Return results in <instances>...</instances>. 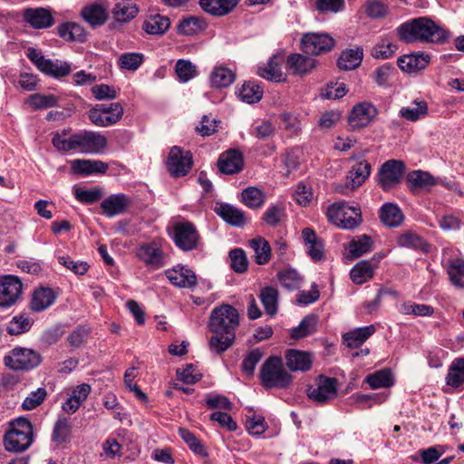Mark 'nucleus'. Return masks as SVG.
Returning a JSON list of instances; mask_svg holds the SVG:
<instances>
[{
	"mask_svg": "<svg viewBox=\"0 0 464 464\" xmlns=\"http://www.w3.org/2000/svg\"><path fill=\"white\" fill-rule=\"evenodd\" d=\"M278 279L284 287L290 290L298 288L302 281L299 274L294 269H286L280 272Z\"/></svg>",
	"mask_w": 464,
	"mask_h": 464,
	"instance_id": "nucleus-64",
	"label": "nucleus"
},
{
	"mask_svg": "<svg viewBox=\"0 0 464 464\" xmlns=\"http://www.w3.org/2000/svg\"><path fill=\"white\" fill-rule=\"evenodd\" d=\"M374 266L368 260L358 262L351 270L350 277L354 284L362 285L373 276Z\"/></svg>",
	"mask_w": 464,
	"mask_h": 464,
	"instance_id": "nucleus-41",
	"label": "nucleus"
},
{
	"mask_svg": "<svg viewBox=\"0 0 464 464\" xmlns=\"http://www.w3.org/2000/svg\"><path fill=\"white\" fill-rule=\"evenodd\" d=\"M446 383L453 388H459L464 383V357L455 359L448 371Z\"/></svg>",
	"mask_w": 464,
	"mask_h": 464,
	"instance_id": "nucleus-44",
	"label": "nucleus"
},
{
	"mask_svg": "<svg viewBox=\"0 0 464 464\" xmlns=\"http://www.w3.org/2000/svg\"><path fill=\"white\" fill-rule=\"evenodd\" d=\"M24 19L34 29L49 28L54 22L51 12L42 7L25 9Z\"/></svg>",
	"mask_w": 464,
	"mask_h": 464,
	"instance_id": "nucleus-20",
	"label": "nucleus"
},
{
	"mask_svg": "<svg viewBox=\"0 0 464 464\" xmlns=\"http://www.w3.org/2000/svg\"><path fill=\"white\" fill-rule=\"evenodd\" d=\"M302 238L304 240L305 250L308 256L314 261H319L324 257V244L315 232L306 227L302 231Z\"/></svg>",
	"mask_w": 464,
	"mask_h": 464,
	"instance_id": "nucleus-23",
	"label": "nucleus"
},
{
	"mask_svg": "<svg viewBox=\"0 0 464 464\" xmlns=\"http://www.w3.org/2000/svg\"><path fill=\"white\" fill-rule=\"evenodd\" d=\"M207 22L199 16H188L179 21L178 33L184 35H194L204 31Z\"/></svg>",
	"mask_w": 464,
	"mask_h": 464,
	"instance_id": "nucleus-38",
	"label": "nucleus"
},
{
	"mask_svg": "<svg viewBox=\"0 0 464 464\" xmlns=\"http://www.w3.org/2000/svg\"><path fill=\"white\" fill-rule=\"evenodd\" d=\"M328 219L336 227L343 229H353L362 222L361 210L351 207L345 202H336L328 207Z\"/></svg>",
	"mask_w": 464,
	"mask_h": 464,
	"instance_id": "nucleus-6",
	"label": "nucleus"
},
{
	"mask_svg": "<svg viewBox=\"0 0 464 464\" xmlns=\"http://www.w3.org/2000/svg\"><path fill=\"white\" fill-rule=\"evenodd\" d=\"M26 104L33 110H44L57 106L58 99L53 94L34 93L26 100Z\"/></svg>",
	"mask_w": 464,
	"mask_h": 464,
	"instance_id": "nucleus-49",
	"label": "nucleus"
},
{
	"mask_svg": "<svg viewBox=\"0 0 464 464\" xmlns=\"http://www.w3.org/2000/svg\"><path fill=\"white\" fill-rule=\"evenodd\" d=\"M364 8L366 14L372 19L383 18L388 14V5L382 0H366Z\"/></svg>",
	"mask_w": 464,
	"mask_h": 464,
	"instance_id": "nucleus-60",
	"label": "nucleus"
},
{
	"mask_svg": "<svg viewBox=\"0 0 464 464\" xmlns=\"http://www.w3.org/2000/svg\"><path fill=\"white\" fill-rule=\"evenodd\" d=\"M57 260L60 265L63 266L68 270L72 271L73 274L77 276L85 275L90 268V266L87 262L81 260H73L69 256H59L57 257Z\"/></svg>",
	"mask_w": 464,
	"mask_h": 464,
	"instance_id": "nucleus-55",
	"label": "nucleus"
},
{
	"mask_svg": "<svg viewBox=\"0 0 464 464\" xmlns=\"http://www.w3.org/2000/svg\"><path fill=\"white\" fill-rule=\"evenodd\" d=\"M406 182L411 191L426 189L435 184L434 178L428 172L413 170L407 175Z\"/></svg>",
	"mask_w": 464,
	"mask_h": 464,
	"instance_id": "nucleus-31",
	"label": "nucleus"
},
{
	"mask_svg": "<svg viewBox=\"0 0 464 464\" xmlns=\"http://www.w3.org/2000/svg\"><path fill=\"white\" fill-rule=\"evenodd\" d=\"M397 33L400 40L407 44L414 42L443 44L450 36V31L427 17H419L403 23L397 28Z\"/></svg>",
	"mask_w": 464,
	"mask_h": 464,
	"instance_id": "nucleus-3",
	"label": "nucleus"
},
{
	"mask_svg": "<svg viewBox=\"0 0 464 464\" xmlns=\"http://www.w3.org/2000/svg\"><path fill=\"white\" fill-rule=\"evenodd\" d=\"M292 376L284 368L281 357H269L262 365L260 380L266 389H284L292 382Z\"/></svg>",
	"mask_w": 464,
	"mask_h": 464,
	"instance_id": "nucleus-4",
	"label": "nucleus"
},
{
	"mask_svg": "<svg viewBox=\"0 0 464 464\" xmlns=\"http://www.w3.org/2000/svg\"><path fill=\"white\" fill-rule=\"evenodd\" d=\"M72 169L76 174L92 175L105 173L108 165L98 160H74L72 161Z\"/></svg>",
	"mask_w": 464,
	"mask_h": 464,
	"instance_id": "nucleus-28",
	"label": "nucleus"
},
{
	"mask_svg": "<svg viewBox=\"0 0 464 464\" xmlns=\"http://www.w3.org/2000/svg\"><path fill=\"white\" fill-rule=\"evenodd\" d=\"M166 276L171 284L179 287L190 288L197 285L195 273L186 266H178L168 270Z\"/></svg>",
	"mask_w": 464,
	"mask_h": 464,
	"instance_id": "nucleus-22",
	"label": "nucleus"
},
{
	"mask_svg": "<svg viewBox=\"0 0 464 464\" xmlns=\"http://www.w3.org/2000/svg\"><path fill=\"white\" fill-rule=\"evenodd\" d=\"M143 62V55L140 53H124L118 60L121 69L136 71Z\"/></svg>",
	"mask_w": 464,
	"mask_h": 464,
	"instance_id": "nucleus-61",
	"label": "nucleus"
},
{
	"mask_svg": "<svg viewBox=\"0 0 464 464\" xmlns=\"http://www.w3.org/2000/svg\"><path fill=\"white\" fill-rule=\"evenodd\" d=\"M57 30L60 37L66 41L83 42L85 40V30L77 23H64L59 25Z\"/></svg>",
	"mask_w": 464,
	"mask_h": 464,
	"instance_id": "nucleus-42",
	"label": "nucleus"
},
{
	"mask_svg": "<svg viewBox=\"0 0 464 464\" xmlns=\"http://www.w3.org/2000/svg\"><path fill=\"white\" fill-rule=\"evenodd\" d=\"M287 67L292 73L303 75L315 67V60L299 53H295L288 56Z\"/></svg>",
	"mask_w": 464,
	"mask_h": 464,
	"instance_id": "nucleus-32",
	"label": "nucleus"
},
{
	"mask_svg": "<svg viewBox=\"0 0 464 464\" xmlns=\"http://www.w3.org/2000/svg\"><path fill=\"white\" fill-rule=\"evenodd\" d=\"M170 22L167 16L160 14L151 15L143 23V30L150 34L160 35L169 28Z\"/></svg>",
	"mask_w": 464,
	"mask_h": 464,
	"instance_id": "nucleus-39",
	"label": "nucleus"
},
{
	"mask_svg": "<svg viewBox=\"0 0 464 464\" xmlns=\"http://www.w3.org/2000/svg\"><path fill=\"white\" fill-rule=\"evenodd\" d=\"M52 143L61 152L100 154L107 147V139L104 135L92 130H82L70 136L63 130V133L53 134Z\"/></svg>",
	"mask_w": 464,
	"mask_h": 464,
	"instance_id": "nucleus-2",
	"label": "nucleus"
},
{
	"mask_svg": "<svg viewBox=\"0 0 464 464\" xmlns=\"http://www.w3.org/2000/svg\"><path fill=\"white\" fill-rule=\"evenodd\" d=\"M314 8L320 14H337L345 8V0H314Z\"/></svg>",
	"mask_w": 464,
	"mask_h": 464,
	"instance_id": "nucleus-57",
	"label": "nucleus"
},
{
	"mask_svg": "<svg viewBox=\"0 0 464 464\" xmlns=\"http://www.w3.org/2000/svg\"><path fill=\"white\" fill-rule=\"evenodd\" d=\"M302 49L307 54L318 55L334 46V39L328 34L307 33L302 38Z\"/></svg>",
	"mask_w": 464,
	"mask_h": 464,
	"instance_id": "nucleus-12",
	"label": "nucleus"
},
{
	"mask_svg": "<svg viewBox=\"0 0 464 464\" xmlns=\"http://www.w3.org/2000/svg\"><path fill=\"white\" fill-rule=\"evenodd\" d=\"M397 50L398 46L396 44L382 40L372 48V55L377 59H389L396 53Z\"/></svg>",
	"mask_w": 464,
	"mask_h": 464,
	"instance_id": "nucleus-62",
	"label": "nucleus"
},
{
	"mask_svg": "<svg viewBox=\"0 0 464 464\" xmlns=\"http://www.w3.org/2000/svg\"><path fill=\"white\" fill-rule=\"evenodd\" d=\"M317 317L310 314L305 316L298 324L291 331V338L294 340L303 339L316 331Z\"/></svg>",
	"mask_w": 464,
	"mask_h": 464,
	"instance_id": "nucleus-46",
	"label": "nucleus"
},
{
	"mask_svg": "<svg viewBox=\"0 0 464 464\" xmlns=\"http://www.w3.org/2000/svg\"><path fill=\"white\" fill-rule=\"evenodd\" d=\"M41 356L32 349L15 347L5 357V364L13 370H29L39 365Z\"/></svg>",
	"mask_w": 464,
	"mask_h": 464,
	"instance_id": "nucleus-8",
	"label": "nucleus"
},
{
	"mask_svg": "<svg viewBox=\"0 0 464 464\" xmlns=\"http://www.w3.org/2000/svg\"><path fill=\"white\" fill-rule=\"evenodd\" d=\"M23 285L14 276H5L0 278V306L13 305L22 294Z\"/></svg>",
	"mask_w": 464,
	"mask_h": 464,
	"instance_id": "nucleus-14",
	"label": "nucleus"
},
{
	"mask_svg": "<svg viewBox=\"0 0 464 464\" xmlns=\"http://www.w3.org/2000/svg\"><path fill=\"white\" fill-rule=\"evenodd\" d=\"M56 299L53 289L49 287H40L36 289L31 299V308L34 312H42L51 306Z\"/></svg>",
	"mask_w": 464,
	"mask_h": 464,
	"instance_id": "nucleus-29",
	"label": "nucleus"
},
{
	"mask_svg": "<svg viewBox=\"0 0 464 464\" xmlns=\"http://www.w3.org/2000/svg\"><path fill=\"white\" fill-rule=\"evenodd\" d=\"M176 74L179 82H187L197 74L196 65L188 60L179 59L175 66Z\"/></svg>",
	"mask_w": 464,
	"mask_h": 464,
	"instance_id": "nucleus-59",
	"label": "nucleus"
},
{
	"mask_svg": "<svg viewBox=\"0 0 464 464\" xmlns=\"http://www.w3.org/2000/svg\"><path fill=\"white\" fill-rule=\"evenodd\" d=\"M33 321L25 315L14 316L7 325V332L11 335H18L24 334L31 328Z\"/></svg>",
	"mask_w": 464,
	"mask_h": 464,
	"instance_id": "nucleus-58",
	"label": "nucleus"
},
{
	"mask_svg": "<svg viewBox=\"0 0 464 464\" xmlns=\"http://www.w3.org/2000/svg\"><path fill=\"white\" fill-rule=\"evenodd\" d=\"M72 439V423L65 417H59L55 421L52 433V441L57 446L68 443Z\"/></svg>",
	"mask_w": 464,
	"mask_h": 464,
	"instance_id": "nucleus-33",
	"label": "nucleus"
},
{
	"mask_svg": "<svg viewBox=\"0 0 464 464\" xmlns=\"http://www.w3.org/2000/svg\"><path fill=\"white\" fill-rule=\"evenodd\" d=\"M131 203V198L125 194H112L102 200L101 208L106 217L113 218L126 212Z\"/></svg>",
	"mask_w": 464,
	"mask_h": 464,
	"instance_id": "nucleus-16",
	"label": "nucleus"
},
{
	"mask_svg": "<svg viewBox=\"0 0 464 464\" xmlns=\"http://www.w3.org/2000/svg\"><path fill=\"white\" fill-rule=\"evenodd\" d=\"M371 173V164L367 161H360L352 167L347 177L349 185L354 188L361 186Z\"/></svg>",
	"mask_w": 464,
	"mask_h": 464,
	"instance_id": "nucleus-40",
	"label": "nucleus"
},
{
	"mask_svg": "<svg viewBox=\"0 0 464 464\" xmlns=\"http://www.w3.org/2000/svg\"><path fill=\"white\" fill-rule=\"evenodd\" d=\"M430 63V56L422 53L405 54L398 58L399 68L407 73L424 70Z\"/></svg>",
	"mask_w": 464,
	"mask_h": 464,
	"instance_id": "nucleus-18",
	"label": "nucleus"
},
{
	"mask_svg": "<svg viewBox=\"0 0 464 464\" xmlns=\"http://www.w3.org/2000/svg\"><path fill=\"white\" fill-rule=\"evenodd\" d=\"M230 266L236 273H245L248 268V260L245 251L235 248L229 252Z\"/></svg>",
	"mask_w": 464,
	"mask_h": 464,
	"instance_id": "nucleus-56",
	"label": "nucleus"
},
{
	"mask_svg": "<svg viewBox=\"0 0 464 464\" xmlns=\"http://www.w3.org/2000/svg\"><path fill=\"white\" fill-rule=\"evenodd\" d=\"M137 5L130 1H121L112 9L114 18L119 22H127L138 14Z\"/></svg>",
	"mask_w": 464,
	"mask_h": 464,
	"instance_id": "nucleus-48",
	"label": "nucleus"
},
{
	"mask_svg": "<svg viewBox=\"0 0 464 464\" xmlns=\"http://www.w3.org/2000/svg\"><path fill=\"white\" fill-rule=\"evenodd\" d=\"M372 241L367 235H362L353 238L348 245V250L352 258H358L372 249Z\"/></svg>",
	"mask_w": 464,
	"mask_h": 464,
	"instance_id": "nucleus-47",
	"label": "nucleus"
},
{
	"mask_svg": "<svg viewBox=\"0 0 464 464\" xmlns=\"http://www.w3.org/2000/svg\"><path fill=\"white\" fill-rule=\"evenodd\" d=\"M308 398L316 403L324 404L337 396V380L320 375L306 390Z\"/></svg>",
	"mask_w": 464,
	"mask_h": 464,
	"instance_id": "nucleus-9",
	"label": "nucleus"
},
{
	"mask_svg": "<svg viewBox=\"0 0 464 464\" xmlns=\"http://www.w3.org/2000/svg\"><path fill=\"white\" fill-rule=\"evenodd\" d=\"M241 196L242 201L251 208H258L262 207L266 199L264 192L256 187H248L245 188L242 191Z\"/></svg>",
	"mask_w": 464,
	"mask_h": 464,
	"instance_id": "nucleus-54",
	"label": "nucleus"
},
{
	"mask_svg": "<svg viewBox=\"0 0 464 464\" xmlns=\"http://www.w3.org/2000/svg\"><path fill=\"white\" fill-rule=\"evenodd\" d=\"M249 246L255 252V261L258 265H265L271 257L269 243L263 237L254 238L249 241Z\"/></svg>",
	"mask_w": 464,
	"mask_h": 464,
	"instance_id": "nucleus-45",
	"label": "nucleus"
},
{
	"mask_svg": "<svg viewBox=\"0 0 464 464\" xmlns=\"http://www.w3.org/2000/svg\"><path fill=\"white\" fill-rule=\"evenodd\" d=\"M376 115L377 110L372 103L361 102L353 108L349 124L353 129H360L370 124Z\"/></svg>",
	"mask_w": 464,
	"mask_h": 464,
	"instance_id": "nucleus-15",
	"label": "nucleus"
},
{
	"mask_svg": "<svg viewBox=\"0 0 464 464\" xmlns=\"http://www.w3.org/2000/svg\"><path fill=\"white\" fill-rule=\"evenodd\" d=\"M293 198L300 206L305 207L309 205L314 198L311 186L304 182H299L295 187Z\"/></svg>",
	"mask_w": 464,
	"mask_h": 464,
	"instance_id": "nucleus-63",
	"label": "nucleus"
},
{
	"mask_svg": "<svg viewBox=\"0 0 464 464\" xmlns=\"http://www.w3.org/2000/svg\"><path fill=\"white\" fill-rule=\"evenodd\" d=\"M285 365L291 372H306L312 368L313 353L297 349H289L285 354Z\"/></svg>",
	"mask_w": 464,
	"mask_h": 464,
	"instance_id": "nucleus-17",
	"label": "nucleus"
},
{
	"mask_svg": "<svg viewBox=\"0 0 464 464\" xmlns=\"http://www.w3.org/2000/svg\"><path fill=\"white\" fill-rule=\"evenodd\" d=\"M375 330L376 328L373 324L355 328L344 334L343 339L348 347L358 348L375 333Z\"/></svg>",
	"mask_w": 464,
	"mask_h": 464,
	"instance_id": "nucleus-30",
	"label": "nucleus"
},
{
	"mask_svg": "<svg viewBox=\"0 0 464 464\" xmlns=\"http://www.w3.org/2000/svg\"><path fill=\"white\" fill-rule=\"evenodd\" d=\"M235 81V73L224 65L216 66L210 75L209 82L214 88H226Z\"/></svg>",
	"mask_w": 464,
	"mask_h": 464,
	"instance_id": "nucleus-34",
	"label": "nucleus"
},
{
	"mask_svg": "<svg viewBox=\"0 0 464 464\" xmlns=\"http://www.w3.org/2000/svg\"><path fill=\"white\" fill-rule=\"evenodd\" d=\"M33 441V428L25 418H18L10 423V430L5 436V446L9 451H23Z\"/></svg>",
	"mask_w": 464,
	"mask_h": 464,
	"instance_id": "nucleus-5",
	"label": "nucleus"
},
{
	"mask_svg": "<svg viewBox=\"0 0 464 464\" xmlns=\"http://www.w3.org/2000/svg\"><path fill=\"white\" fill-rule=\"evenodd\" d=\"M218 168L222 173L235 174L243 168V158L238 150H228L220 155Z\"/></svg>",
	"mask_w": 464,
	"mask_h": 464,
	"instance_id": "nucleus-25",
	"label": "nucleus"
},
{
	"mask_svg": "<svg viewBox=\"0 0 464 464\" xmlns=\"http://www.w3.org/2000/svg\"><path fill=\"white\" fill-rule=\"evenodd\" d=\"M447 272L450 283L458 288H464V259L451 258L448 261Z\"/></svg>",
	"mask_w": 464,
	"mask_h": 464,
	"instance_id": "nucleus-43",
	"label": "nucleus"
},
{
	"mask_svg": "<svg viewBox=\"0 0 464 464\" xmlns=\"http://www.w3.org/2000/svg\"><path fill=\"white\" fill-rule=\"evenodd\" d=\"M173 239L180 249L190 251L197 247L199 236L192 223L180 222L173 227Z\"/></svg>",
	"mask_w": 464,
	"mask_h": 464,
	"instance_id": "nucleus-13",
	"label": "nucleus"
},
{
	"mask_svg": "<svg viewBox=\"0 0 464 464\" xmlns=\"http://www.w3.org/2000/svg\"><path fill=\"white\" fill-rule=\"evenodd\" d=\"M40 71L54 78H60L68 75L71 72L72 68L66 62L58 60L52 61L47 59Z\"/></svg>",
	"mask_w": 464,
	"mask_h": 464,
	"instance_id": "nucleus-50",
	"label": "nucleus"
},
{
	"mask_svg": "<svg viewBox=\"0 0 464 464\" xmlns=\"http://www.w3.org/2000/svg\"><path fill=\"white\" fill-rule=\"evenodd\" d=\"M81 14L84 21L92 26L103 24L108 17L107 7L98 3H92L82 9Z\"/></svg>",
	"mask_w": 464,
	"mask_h": 464,
	"instance_id": "nucleus-27",
	"label": "nucleus"
},
{
	"mask_svg": "<svg viewBox=\"0 0 464 464\" xmlns=\"http://www.w3.org/2000/svg\"><path fill=\"white\" fill-rule=\"evenodd\" d=\"M239 324V314L236 308L229 304L216 307L210 315L209 331L212 336L208 345L211 352L222 353L233 343L236 329Z\"/></svg>",
	"mask_w": 464,
	"mask_h": 464,
	"instance_id": "nucleus-1",
	"label": "nucleus"
},
{
	"mask_svg": "<svg viewBox=\"0 0 464 464\" xmlns=\"http://www.w3.org/2000/svg\"><path fill=\"white\" fill-rule=\"evenodd\" d=\"M239 0H199L200 7L208 14L224 16L229 14Z\"/></svg>",
	"mask_w": 464,
	"mask_h": 464,
	"instance_id": "nucleus-26",
	"label": "nucleus"
},
{
	"mask_svg": "<svg viewBox=\"0 0 464 464\" xmlns=\"http://www.w3.org/2000/svg\"><path fill=\"white\" fill-rule=\"evenodd\" d=\"M215 211L227 223L232 226L241 227L245 224L244 213L232 205L221 204L216 207Z\"/></svg>",
	"mask_w": 464,
	"mask_h": 464,
	"instance_id": "nucleus-35",
	"label": "nucleus"
},
{
	"mask_svg": "<svg viewBox=\"0 0 464 464\" xmlns=\"http://www.w3.org/2000/svg\"><path fill=\"white\" fill-rule=\"evenodd\" d=\"M137 256L145 263L146 266L152 268L163 266V253L156 242L141 245L137 249Z\"/></svg>",
	"mask_w": 464,
	"mask_h": 464,
	"instance_id": "nucleus-19",
	"label": "nucleus"
},
{
	"mask_svg": "<svg viewBox=\"0 0 464 464\" xmlns=\"http://www.w3.org/2000/svg\"><path fill=\"white\" fill-rule=\"evenodd\" d=\"M363 52L362 48L348 49L343 51L338 61L337 65L341 70L349 71L358 67L362 60Z\"/></svg>",
	"mask_w": 464,
	"mask_h": 464,
	"instance_id": "nucleus-37",
	"label": "nucleus"
},
{
	"mask_svg": "<svg viewBox=\"0 0 464 464\" xmlns=\"http://www.w3.org/2000/svg\"><path fill=\"white\" fill-rule=\"evenodd\" d=\"M236 95L241 102L247 104H254L262 99L263 89L256 82L246 81L237 87Z\"/></svg>",
	"mask_w": 464,
	"mask_h": 464,
	"instance_id": "nucleus-24",
	"label": "nucleus"
},
{
	"mask_svg": "<svg viewBox=\"0 0 464 464\" xmlns=\"http://www.w3.org/2000/svg\"><path fill=\"white\" fill-rule=\"evenodd\" d=\"M193 161L189 151L174 146L171 148L166 162L167 169L174 178L183 177L191 169Z\"/></svg>",
	"mask_w": 464,
	"mask_h": 464,
	"instance_id": "nucleus-10",
	"label": "nucleus"
},
{
	"mask_svg": "<svg viewBox=\"0 0 464 464\" xmlns=\"http://www.w3.org/2000/svg\"><path fill=\"white\" fill-rule=\"evenodd\" d=\"M259 297L266 314L275 315L277 313L278 291L267 286L261 290Z\"/></svg>",
	"mask_w": 464,
	"mask_h": 464,
	"instance_id": "nucleus-52",
	"label": "nucleus"
},
{
	"mask_svg": "<svg viewBox=\"0 0 464 464\" xmlns=\"http://www.w3.org/2000/svg\"><path fill=\"white\" fill-rule=\"evenodd\" d=\"M381 220L388 227H395L400 226L404 216L400 208L392 203H385L380 210Z\"/></svg>",
	"mask_w": 464,
	"mask_h": 464,
	"instance_id": "nucleus-36",
	"label": "nucleus"
},
{
	"mask_svg": "<svg viewBox=\"0 0 464 464\" xmlns=\"http://www.w3.org/2000/svg\"><path fill=\"white\" fill-rule=\"evenodd\" d=\"M123 112L120 102L96 104L89 111L88 117L97 127H109L116 124L122 118Z\"/></svg>",
	"mask_w": 464,
	"mask_h": 464,
	"instance_id": "nucleus-7",
	"label": "nucleus"
},
{
	"mask_svg": "<svg viewBox=\"0 0 464 464\" xmlns=\"http://www.w3.org/2000/svg\"><path fill=\"white\" fill-rule=\"evenodd\" d=\"M428 113V105L426 102H414L408 107H402L400 110V116L411 121H416Z\"/></svg>",
	"mask_w": 464,
	"mask_h": 464,
	"instance_id": "nucleus-51",
	"label": "nucleus"
},
{
	"mask_svg": "<svg viewBox=\"0 0 464 464\" xmlns=\"http://www.w3.org/2000/svg\"><path fill=\"white\" fill-rule=\"evenodd\" d=\"M405 170L401 160H390L384 162L379 170V183L383 190L388 191L398 185Z\"/></svg>",
	"mask_w": 464,
	"mask_h": 464,
	"instance_id": "nucleus-11",
	"label": "nucleus"
},
{
	"mask_svg": "<svg viewBox=\"0 0 464 464\" xmlns=\"http://www.w3.org/2000/svg\"><path fill=\"white\" fill-rule=\"evenodd\" d=\"M283 61L284 58L280 55L271 57L266 63L258 67L257 74L268 81L276 82L285 81V77L282 72Z\"/></svg>",
	"mask_w": 464,
	"mask_h": 464,
	"instance_id": "nucleus-21",
	"label": "nucleus"
},
{
	"mask_svg": "<svg viewBox=\"0 0 464 464\" xmlns=\"http://www.w3.org/2000/svg\"><path fill=\"white\" fill-rule=\"evenodd\" d=\"M365 382L372 389L387 388L393 384L392 372L388 369L369 374L365 378Z\"/></svg>",
	"mask_w": 464,
	"mask_h": 464,
	"instance_id": "nucleus-53",
	"label": "nucleus"
}]
</instances>
